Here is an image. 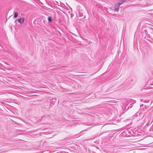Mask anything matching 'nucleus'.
Returning <instances> with one entry per match:
<instances>
[{
    "label": "nucleus",
    "instance_id": "f257e3e1",
    "mask_svg": "<svg viewBox=\"0 0 153 153\" xmlns=\"http://www.w3.org/2000/svg\"><path fill=\"white\" fill-rule=\"evenodd\" d=\"M144 113L143 112H140V113H139L138 119L139 120L142 119L144 117Z\"/></svg>",
    "mask_w": 153,
    "mask_h": 153
},
{
    "label": "nucleus",
    "instance_id": "f03ea898",
    "mask_svg": "<svg viewBox=\"0 0 153 153\" xmlns=\"http://www.w3.org/2000/svg\"><path fill=\"white\" fill-rule=\"evenodd\" d=\"M25 19L24 17H21L19 18L18 20V21L21 24H22L24 23Z\"/></svg>",
    "mask_w": 153,
    "mask_h": 153
},
{
    "label": "nucleus",
    "instance_id": "7ed1b4c3",
    "mask_svg": "<svg viewBox=\"0 0 153 153\" xmlns=\"http://www.w3.org/2000/svg\"><path fill=\"white\" fill-rule=\"evenodd\" d=\"M120 6V5H118V4L115 6L114 10V11L118 12L119 11Z\"/></svg>",
    "mask_w": 153,
    "mask_h": 153
},
{
    "label": "nucleus",
    "instance_id": "20e7f679",
    "mask_svg": "<svg viewBox=\"0 0 153 153\" xmlns=\"http://www.w3.org/2000/svg\"><path fill=\"white\" fill-rule=\"evenodd\" d=\"M126 0H121L120 1V2L118 3V5H120L122 4L123 3L125 2L126 1Z\"/></svg>",
    "mask_w": 153,
    "mask_h": 153
},
{
    "label": "nucleus",
    "instance_id": "39448f33",
    "mask_svg": "<svg viewBox=\"0 0 153 153\" xmlns=\"http://www.w3.org/2000/svg\"><path fill=\"white\" fill-rule=\"evenodd\" d=\"M151 5V4H148L147 3H146V5H143L141 7H145L149 6Z\"/></svg>",
    "mask_w": 153,
    "mask_h": 153
},
{
    "label": "nucleus",
    "instance_id": "423d86ee",
    "mask_svg": "<svg viewBox=\"0 0 153 153\" xmlns=\"http://www.w3.org/2000/svg\"><path fill=\"white\" fill-rule=\"evenodd\" d=\"M18 12H15V13H14L13 17L14 18H16L18 16Z\"/></svg>",
    "mask_w": 153,
    "mask_h": 153
},
{
    "label": "nucleus",
    "instance_id": "0eeeda50",
    "mask_svg": "<svg viewBox=\"0 0 153 153\" xmlns=\"http://www.w3.org/2000/svg\"><path fill=\"white\" fill-rule=\"evenodd\" d=\"M48 20L49 22H51L52 21V18L51 16L48 17Z\"/></svg>",
    "mask_w": 153,
    "mask_h": 153
},
{
    "label": "nucleus",
    "instance_id": "6e6552de",
    "mask_svg": "<svg viewBox=\"0 0 153 153\" xmlns=\"http://www.w3.org/2000/svg\"><path fill=\"white\" fill-rule=\"evenodd\" d=\"M50 116V115H47L46 116V117H45V118L48 117H49Z\"/></svg>",
    "mask_w": 153,
    "mask_h": 153
},
{
    "label": "nucleus",
    "instance_id": "1a4fd4ad",
    "mask_svg": "<svg viewBox=\"0 0 153 153\" xmlns=\"http://www.w3.org/2000/svg\"><path fill=\"white\" fill-rule=\"evenodd\" d=\"M43 117H44V116H43ZM43 117V116H42V118Z\"/></svg>",
    "mask_w": 153,
    "mask_h": 153
},
{
    "label": "nucleus",
    "instance_id": "9d476101",
    "mask_svg": "<svg viewBox=\"0 0 153 153\" xmlns=\"http://www.w3.org/2000/svg\"><path fill=\"white\" fill-rule=\"evenodd\" d=\"M93 139V138H90V139Z\"/></svg>",
    "mask_w": 153,
    "mask_h": 153
},
{
    "label": "nucleus",
    "instance_id": "9b49d317",
    "mask_svg": "<svg viewBox=\"0 0 153 153\" xmlns=\"http://www.w3.org/2000/svg\"><path fill=\"white\" fill-rule=\"evenodd\" d=\"M147 115H149V114H147Z\"/></svg>",
    "mask_w": 153,
    "mask_h": 153
}]
</instances>
